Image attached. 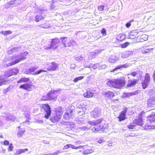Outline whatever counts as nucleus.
<instances>
[{
    "label": "nucleus",
    "mask_w": 155,
    "mask_h": 155,
    "mask_svg": "<svg viewBox=\"0 0 155 155\" xmlns=\"http://www.w3.org/2000/svg\"><path fill=\"white\" fill-rule=\"evenodd\" d=\"M103 118H98L95 120L89 121L88 124L93 132L97 133L101 131H103L106 128V124L104 123Z\"/></svg>",
    "instance_id": "obj_1"
},
{
    "label": "nucleus",
    "mask_w": 155,
    "mask_h": 155,
    "mask_svg": "<svg viewBox=\"0 0 155 155\" xmlns=\"http://www.w3.org/2000/svg\"><path fill=\"white\" fill-rule=\"evenodd\" d=\"M126 84V81L124 78H117L112 80H109L107 84L109 87L117 89H121Z\"/></svg>",
    "instance_id": "obj_2"
},
{
    "label": "nucleus",
    "mask_w": 155,
    "mask_h": 155,
    "mask_svg": "<svg viewBox=\"0 0 155 155\" xmlns=\"http://www.w3.org/2000/svg\"><path fill=\"white\" fill-rule=\"evenodd\" d=\"M78 155H86L94 151L93 147L87 145L82 146L78 145Z\"/></svg>",
    "instance_id": "obj_3"
},
{
    "label": "nucleus",
    "mask_w": 155,
    "mask_h": 155,
    "mask_svg": "<svg viewBox=\"0 0 155 155\" xmlns=\"http://www.w3.org/2000/svg\"><path fill=\"white\" fill-rule=\"evenodd\" d=\"M28 53L27 51L24 52L23 54L21 53L20 55L12 57L10 60L11 61H13L12 62L7 64V66L13 65L20 61H21L24 60L25 59V56L27 55Z\"/></svg>",
    "instance_id": "obj_4"
},
{
    "label": "nucleus",
    "mask_w": 155,
    "mask_h": 155,
    "mask_svg": "<svg viewBox=\"0 0 155 155\" xmlns=\"http://www.w3.org/2000/svg\"><path fill=\"white\" fill-rule=\"evenodd\" d=\"M63 113V112L61 107H60V109L56 110L54 113L52 114L50 118L51 121L54 123L59 122L61 119Z\"/></svg>",
    "instance_id": "obj_5"
},
{
    "label": "nucleus",
    "mask_w": 155,
    "mask_h": 155,
    "mask_svg": "<svg viewBox=\"0 0 155 155\" xmlns=\"http://www.w3.org/2000/svg\"><path fill=\"white\" fill-rule=\"evenodd\" d=\"M146 113L142 111L138 114V118L134 120L137 125L141 126L143 124V119L145 117Z\"/></svg>",
    "instance_id": "obj_6"
},
{
    "label": "nucleus",
    "mask_w": 155,
    "mask_h": 155,
    "mask_svg": "<svg viewBox=\"0 0 155 155\" xmlns=\"http://www.w3.org/2000/svg\"><path fill=\"white\" fill-rule=\"evenodd\" d=\"M41 107L44 110L45 117L46 119H48L51 116V108L50 106L48 104H42Z\"/></svg>",
    "instance_id": "obj_7"
},
{
    "label": "nucleus",
    "mask_w": 155,
    "mask_h": 155,
    "mask_svg": "<svg viewBox=\"0 0 155 155\" xmlns=\"http://www.w3.org/2000/svg\"><path fill=\"white\" fill-rule=\"evenodd\" d=\"M37 69V67H31L27 69L25 71V73L27 74H38L42 72L46 71L43 70H40L35 71Z\"/></svg>",
    "instance_id": "obj_8"
},
{
    "label": "nucleus",
    "mask_w": 155,
    "mask_h": 155,
    "mask_svg": "<svg viewBox=\"0 0 155 155\" xmlns=\"http://www.w3.org/2000/svg\"><path fill=\"white\" fill-rule=\"evenodd\" d=\"M61 89H59L58 90L52 91L48 94L49 98H51L49 100H55L56 99L57 97L59 92L61 91Z\"/></svg>",
    "instance_id": "obj_9"
},
{
    "label": "nucleus",
    "mask_w": 155,
    "mask_h": 155,
    "mask_svg": "<svg viewBox=\"0 0 155 155\" xmlns=\"http://www.w3.org/2000/svg\"><path fill=\"white\" fill-rule=\"evenodd\" d=\"M139 32L137 30H133L130 32L129 35V38L130 39H135L136 42H137V38H138Z\"/></svg>",
    "instance_id": "obj_10"
},
{
    "label": "nucleus",
    "mask_w": 155,
    "mask_h": 155,
    "mask_svg": "<svg viewBox=\"0 0 155 155\" xmlns=\"http://www.w3.org/2000/svg\"><path fill=\"white\" fill-rule=\"evenodd\" d=\"M138 81V80L135 79H129L125 87L127 89L134 87L137 83Z\"/></svg>",
    "instance_id": "obj_11"
},
{
    "label": "nucleus",
    "mask_w": 155,
    "mask_h": 155,
    "mask_svg": "<svg viewBox=\"0 0 155 155\" xmlns=\"http://www.w3.org/2000/svg\"><path fill=\"white\" fill-rule=\"evenodd\" d=\"M49 65V64H46L47 66L46 65L45 66V67H46V68L48 71H55L58 68V64L55 62H52Z\"/></svg>",
    "instance_id": "obj_12"
},
{
    "label": "nucleus",
    "mask_w": 155,
    "mask_h": 155,
    "mask_svg": "<svg viewBox=\"0 0 155 155\" xmlns=\"http://www.w3.org/2000/svg\"><path fill=\"white\" fill-rule=\"evenodd\" d=\"M127 112V109L125 108L124 110L120 113L119 116L117 117L119 122H121L126 119V114Z\"/></svg>",
    "instance_id": "obj_13"
},
{
    "label": "nucleus",
    "mask_w": 155,
    "mask_h": 155,
    "mask_svg": "<svg viewBox=\"0 0 155 155\" xmlns=\"http://www.w3.org/2000/svg\"><path fill=\"white\" fill-rule=\"evenodd\" d=\"M148 36L145 34H141V31H140L138 38H137V42H143L148 39Z\"/></svg>",
    "instance_id": "obj_14"
},
{
    "label": "nucleus",
    "mask_w": 155,
    "mask_h": 155,
    "mask_svg": "<svg viewBox=\"0 0 155 155\" xmlns=\"http://www.w3.org/2000/svg\"><path fill=\"white\" fill-rule=\"evenodd\" d=\"M101 114V110L98 108H95L91 112V115L95 118L100 117Z\"/></svg>",
    "instance_id": "obj_15"
},
{
    "label": "nucleus",
    "mask_w": 155,
    "mask_h": 155,
    "mask_svg": "<svg viewBox=\"0 0 155 155\" xmlns=\"http://www.w3.org/2000/svg\"><path fill=\"white\" fill-rule=\"evenodd\" d=\"M147 105L150 107H155V97H151L147 100Z\"/></svg>",
    "instance_id": "obj_16"
},
{
    "label": "nucleus",
    "mask_w": 155,
    "mask_h": 155,
    "mask_svg": "<svg viewBox=\"0 0 155 155\" xmlns=\"http://www.w3.org/2000/svg\"><path fill=\"white\" fill-rule=\"evenodd\" d=\"M19 0H13L8 2L5 5V7L6 8H7L10 7L11 5H14L15 6H17L19 4Z\"/></svg>",
    "instance_id": "obj_17"
},
{
    "label": "nucleus",
    "mask_w": 155,
    "mask_h": 155,
    "mask_svg": "<svg viewBox=\"0 0 155 155\" xmlns=\"http://www.w3.org/2000/svg\"><path fill=\"white\" fill-rule=\"evenodd\" d=\"M103 95L104 97L107 99H111L115 96L114 92L110 91L104 93Z\"/></svg>",
    "instance_id": "obj_18"
},
{
    "label": "nucleus",
    "mask_w": 155,
    "mask_h": 155,
    "mask_svg": "<svg viewBox=\"0 0 155 155\" xmlns=\"http://www.w3.org/2000/svg\"><path fill=\"white\" fill-rule=\"evenodd\" d=\"M66 38H65V37H64V38H63L62 43L63 44V45H64V47H67V46L70 47V46H71L72 45H74L75 44V41L72 40H71L68 43L67 46L66 45Z\"/></svg>",
    "instance_id": "obj_19"
},
{
    "label": "nucleus",
    "mask_w": 155,
    "mask_h": 155,
    "mask_svg": "<svg viewBox=\"0 0 155 155\" xmlns=\"http://www.w3.org/2000/svg\"><path fill=\"white\" fill-rule=\"evenodd\" d=\"M30 112L29 111H25L24 115L26 119L25 122H23L24 125L28 126L29 124V120L30 119Z\"/></svg>",
    "instance_id": "obj_20"
},
{
    "label": "nucleus",
    "mask_w": 155,
    "mask_h": 155,
    "mask_svg": "<svg viewBox=\"0 0 155 155\" xmlns=\"http://www.w3.org/2000/svg\"><path fill=\"white\" fill-rule=\"evenodd\" d=\"M59 40L58 39H52L50 44L51 49H56L58 46Z\"/></svg>",
    "instance_id": "obj_21"
},
{
    "label": "nucleus",
    "mask_w": 155,
    "mask_h": 155,
    "mask_svg": "<svg viewBox=\"0 0 155 155\" xmlns=\"http://www.w3.org/2000/svg\"><path fill=\"white\" fill-rule=\"evenodd\" d=\"M93 95L94 94L90 89H88L87 90L86 92L83 94V96L84 97L87 98L92 97Z\"/></svg>",
    "instance_id": "obj_22"
},
{
    "label": "nucleus",
    "mask_w": 155,
    "mask_h": 155,
    "mask_svg": "<svg viewBox=\"0 0 155 155\" xmlns=\"http://www.w3.org/2000/svg\"><path fill=\"white\" fill-rule=\"evenodd\" d=\"M147 120L150 123L155 122V112H153L152 114L147 117Z\"/></svg>",
    "instance_id": "obj_23"
},
{
    "label": "nucleus",
    "mask_w": 155,
    "mask_h": 155,
    "mask_svg": "<svg viewBox=\"0 0 155 155\" xmlns=\"http://www.w3.org/2000/svg\"><path fill=\"white\" fill-rule=\"evenodd\" d=\"M129 66L127 64H124L121 65H118L116 66L112 71H111V72H114L115 71H117L118 69H121L122 68H126Z\"/></svg>",
    "instance_id": "obj_24"
},
{
    "label": "nucleus",
    "mask_w": 155,
    "mask_h": 155,
    "mask_svg": "<svg viewBox=\"0 0 155 155\" xmlns=\"http://www.w3.org/2000/svg\"><path fill=\"white\" fill-rule=\"evenodd\" d=\"M73 111L70 110L69 112H67L64 115V117L66 120H68L72 116Z\"/></svg>",
    "instance_id": "obj_25"
},
{
    "label": "nucleus",
    "mask_w": 155,
    "mask_h": 155,
    "mask_svg": "<svg viewBox=\"0 0 155 155\" xmlns=\"http://www.w3.org/2000/svg\"><path fill=\"white\" fill-rule=\"evenodd\" d=\"M20 47L14 48L9 50H8V54H11L14 53L19 51L20 50Z\"/></svg>",
    "instance_id": "obj_26"
},
{
    "label": "nucleus",
    "mask_w": 155,
    "mask_h": 155,
    "mask_svg": "<svg viewBox=\"0 0 155 155\" xmlns=\"http://www.w3.org/2000/svg\"><path fill=\"white\" fill-rule=\"evenodd\" d=\"M8 81L5 79L4 76L2 75L0 76V86L2 85L6 84Z\"/></svg>",
    "instance_id": "obj_27"
},
{
    "label": "nucleus",
    "mask_w": 155,
    "mask_h": 155,
    "mask_svg": "<svg viewBox=\"0 0 155 155\" xmlns=\"http://www.w3.org/2000/svg\"><path fill=\"white\" fill-rule=\"evenodd\" d=\"M86 110L84 107H79L78 108V114L79 116H81L85 114Z\"/></svg>",
    "instance_id": "obj_28"
},
{
    "label": "nucleus",
    "mask_w": 155,
    "mask_h": 155,
    "mask_svg": "<svg viewBox=\"0 0 155 155\" xmlns=\"http://www.w3.org/2000/svg\"><path fill=\"white\" fill-rule=\"evenodd\" d=\"M31 86L29 84H24L20 86L19 88L26 90H30Z\"/></svg>",
    "instance_id": "obj_29"
},
{
    "label": "nucleus",
    "mask_w": 155,
    "mask_h": 155,
    "mask_svg": "<svg viewBox=\"0 0 155 155\" xmlns=\"http://www.w3.org/2000/svg\"><path fill=\"white\" fill-rule=\"evenodd\" d=\"M150 80L151 78L150 74L148 73H146L145 75L143 81L150 83Z\"/></svg>",
    "instance_id": "obj_30"
},
{
    "label": "nucleus",
    "mask_w": 155,
    "mask_h": 155,
    "mask_svg": "<svg viewBox=\"0 0 155 155\" xmlns=\"http://www.w3.org/2000/svg\"><path fill=\"white\" fill-rule=\"evenodd\" d=\"M72 148L73 149H77L78 148V147L76 146H74V145H71L70 144H68L65 145L63 148L64 150L65 149H68L69 148Z\"/></svg>",
    "instance_id": "obj_31"
},
{
    "label": "nucleus",
    "mask_w": 155,
    "mask_h": 155,
    "mask_svg": "<svg viewBox=\"0 0 155 155\" xmlns=\"http://www.w3.org/2000/svg\"><path fill=\"white\" fill-rule=\"evenodd\" d=\"M6 119L8 121H11L12 122H13L15 120L16 118L14 116L9 115L8 116H7L6 117Z\"/></svg>",
    "instance_id": "obj_32"
},
{
    "label": "nucleus",
    "mask_w": 155,
    "mask_h": 155,
    "mask_svg": "<svg viewBox=\"0 0 155 155\" xmlns=\"http://www.w3.org/2000/svg\"><path fill=\"white\" fill-rule=\"evenodd\" d=\"M29 79L28 78H22L19 80L18 81V83H21L22 82H27L29 81Z\"/></svg>",
    "instance_id": "obj_33"
},
{
    "label": "nucleus",
    "mask_w": 155,
    "mask_h": 155,
    "mask_svg": "<svg viewBox=\"0 0 155 155\" xmlns=\"http://www.w3.org/2000/svg\"><path fill=\"white\" fill-rule=\"evenodd\" d=\"M142 88L143 89H145L148 86L149 83L147 82L143 81L141 83Z\"/></svg>",
    "instance_id": "obj_34"
},
{
    "label": "nucleus",
    "mask_w": 155,
    "mask_h": 155,
    "mask_svg": "<svg viewBox=\"0 0 155 155\" xmlns=\"http://www.w3.org/2000/svg\"><path fill=\"white\" fill-rule=\"evenodd\" d=\"M28 150V149L27 148L18 149L16 150V152L15 154H19L22 153H24L25 151H27Z\"/></svg>",
    "instance_id": "obj_35"
},
{
    "label": "nucleus",
    "mask_w": 155,
    "mask_h": 155,
    "mask_svg": "<svg viewBox=\"0 0 155 155\" xmlns=\"http://www.w3.org/2000/svg\"><path fill=\"white\" fill-rule=\"evenodd\" d=\"M136 126H137V125L134 122V121L133 120L132 122L130 123L129 125H128L127 127L129 129H132L134 128Z\"/></svg>",
    "instance_id": "obj_36"
},
{
    "label": "nucleus",
    "mask_w": 155,
    "mask_h": 155,
    "mask_svg": "<svg viewBox=\"0 0 155 155\" xmlns=\"http://www.w3.org/2000/svg\"><path fill=\"white\" fill-rule=\"evenodd\" d=\"M12 33V31H2L0 32V34L3 35L4 36H6L7 35L11 34Z\"/></svg>",
    "instance_id": "obj_37"
},
{
    "label": "nucleus",
    "mask_w": 155,
    "mask_h": 155,
    "mask_svg": "<svg viewBox=\"0 0 155 155\" xmlns=\"http://www.w3.org/2000/svg\"><path fill=\"white\" fill-rule=\"evenodd\" d=\"M45 17L41 15H37L35 17V21L36 22H38L40 20H43Z\"/></svg>",
    "instance_id": "obj_38"
},
{
    "label": "nucleus",
    "mask_w": 155,
    "mask_h": 155,
    "mask_svg": "<svg viewBox=\"0 0 155 155\" xmlns=\"http://www.w3.org/2000/svg\"><path fill=\"white\" fill-rule=\"evenodd\" d=\"M151 50V49L147 47H143L142 50V52L143 54L147 53L149 52Z\"/></svg>",
    "instance_id": "obj_39"
},
{
    "label": "nucleus",
    "mask_w": 155,
    "mask_h": 155,
    "mask_svg": "<svg viewBox=\"0 0 155 155\" xmlns=\"http://www.w3.org/2000/svg\"><path fill=\"white\" fill-rule=\"evenodd\" d=\"M12 75V73L11 71L10 70H9L7 71H6L5 72L4 75V76L8 78Z\"/></svg>",
    "instance_id": "obj_40"
},
{
    "label": "nucleus",
    "mask_w": 155,
    "mask_h": 155,
    "mask_svg": "<svg viewBox=\"0 0 155 155\" xmlns=\"http://www.w3.org/2000/svg\"><path fill=\"white\" fill-rule=\"evenodd\" d=\"M117 40L120 41H122L124 39V36L122 34L118 35L117 37Z\"/></svg>",
    "instance_id": "obj_41"
},
{
    "label": "nucleus",
    "mask_w": 155,
    "mask_h": 155,
    "mask_svg": "<svg viewBox=\"0 0 155 155\" xmlns=\"http://www.w3.org/2000/svg\"><path fill=\"white\" fill-rule=\"evenodd\" d=\"M11 71L12 75L16 74L18 72V70L17 68H15L10 70Z\"/></svg>",
    "instance_id": "obj_42"
},
{
    "label": "nucleus",
    "mask_w": 155,
    "mask_h": 155,
    "mask_svg": "<svg viewBox=\"0 0 155 155\" xmlns=\"http://www.w3.org/2000/svg\"><path fill=\"white\" fill-rule=\"evenodd\" d=\"M38 10V12L41 14H43L44 13H45L46 12H47L46 10L40 8H39Z\"/></svg>",
    "instance_id": "obj_43"
},
{
    "label": "nucleus",
    "mask_w": 155,
    "mask_h": 155,
    "mask_svg": "<svg viewBox=\"0 0 155 155\" xmlns=\"http://www.w3.org/2000/svg\"><path fill=\"white\" fill-rule=\"evenodd\" d=\"M51 98H49L48 94L46 95L43 96L41 98V100L43 101L49 100Z\"/></svg>",
    "instance_id": "obj_44"
},
{
    "label": "nucleus",
    "mask_w": 155,
    "mask_h": 155,
    "mask_svg": "<svg viewBox=\"0 0 155 155\" xmlns=\"http://www.w3.org/2000/svg\"><path fill=\"white\" fill-rule=\"evenodd\" d=\"M129 45V43L126 42L121 45V47L122 48H125Z\"/></svg>",
    "instance_id": "obj_45"
},
{
    "label": "nucleus",
    "mask_w": 155,
    "mask_h": 155,
    "mask_svg": "<svg viewBox=\"0 0 155 155\" xmlns=\"http://www.w3.org/2000/svg\"><path fill=\"white\" fill-rule=\"evenodd\" d=\"M14 148L13 146L12 143H10L9 145L8 150V151H12L13 150Z\"/></svg>",
    "instance_id": "obj_46"
},
{
    "label": "nucleus",
    "mask_w": 155,
    "mask_h": 155,
    "mask_svg": "<svg viewBox=\"0 0 155 155\" xmlns=\"http://www.w3.org/2000/svg\"><path fill=\"white\" fill-rule=\"evenodd\" d=\"M104 5H101L98 6L97 9L99 11H102L104 10Z\"/></svg>",
    "instance_id": "obj_47"
},
{
    "label": "nucleus",
    "mask_w": 155,
    "mask_h": 155,
    "mask_svg": "<svg viewBox=\"0 0 155 155\" xmlns=\"http://www.w3.org/2000/svg\"><path fill=\"white\" fill-rule=\"evenodd\" d=\"M25 130H20L18 134V135L19 137H20L24 133Z\"/></svg>",
    "instance_id": "obj_48"
},
{
    "label": "nucleus",
    "mask_w": 155,
    "mask_h": 155,
    "mask_svg": "<svg viewBox=\"0 0 155 155\" xmlns=\"http://www.w3.org/2000/svg\"><path fill=\"white\" fill-rule=\"evenodd\" d=\"M134 20H131L126 23L125 26L127 28H129L131 25V22L134 21Z\"/></svg>",
    "instance_id": "obj_49"
},
{
    "label": "nucleus",
    "mask_w": 155,
    "mask_h": 155,
    "mask_svg": "<svg viewBox=\"0 0 155 155\" xmlns=\"http://www.w3.org/2000/svg\"><path fill=\"white\" fill-rule=\"evenodd\" d=\"M59 153H60V151L58 150L53 153H49L47 154H44L43 155H57Z\"/></svg>",
    "instance_id": "obj_50"
},
{
    "label": "nucleus",
    "mask_w": 155,
    "mask_h": 155,
    "mask_svg": "<svg viewBox=\"0 0 155 155\" xmlns=\"http://www.w3.org/2000/svg\"><path fill=\"white\" fill-rule=\"evenodd\" d=\"M50 45H46L44 46V48L46 50L51 49Z\"/></svg>",
    "instance_id": "obj_51"
},
{
    "label": "nucleus",
    "mask_w": 155,
    "mask_h": 155,
    "mask_svg": "<svg viewBox=\"0 0 155 155\" xmlns=\"http://www.w3.org/2000/svg\"><path fill=\"white\" fill-rule=\"evenodd\" d=\"M101 33H102V34L104 35H106L107 34H106V30L104 28H102V29H101Z\"/></svg>",
    "instance_id": "obj_52"
},
{
    "label": "nucleus",
    "mask_w": 155,
    "mask_h": 155,
    "mask_svg": "<svg viewBox=\"0 0 155 155\" xmlns=\"http://www.w3.org/2000/svg\"><path fill=\"white\" fill-rule=\"evenodd\" d=\"M123 96L124 97H130L129 93L127 92L124 93Z\"/></svg>",
    "instance_id": "obj_53"
},
{
    "label": "nucleus",
    "mask_w": 155,
    "mask_h": 155,
    "mask_svg": "<svg viewBox=\"0 0 155 155\" xmlns=\"http://www.w3.org/2000/svg\"><path fill=\"white\" fill-rule=\"evenodd\" d=\"M39 26L41 28H47L49 27L48 25H45V24H41Z\"/></svg>",
    "instance_id": "obj_54"
},
{
    "label": "nucleus",
    "mask_w": 155,
    "mask_h": 155,
    "mask_svg": "<svg viewBox=\"0 0 155 155\" xmlns=\"http://www.w3.org/2000/svg\"><path fill=\"white\" fill-rule=\"evenodd\" d=\"M152 77L154 82H155V70L153 72Z\"/></svg>",
    "instance_id": "obj_55"
},
{
    "label": "nucleus",
    "mask_w": 155,
    "mask_h": 155,
    "mask_svg": "<svg viewBox=\"0 0 155 155\" xmlns=\"http://www.w3.org/2000/svg\"><path fill=\"white\" fill-rule=\"evenodd\" d=\"M137 73L136 72H132L130 73V75L134 77H135L137 75Z\"/></svg>",
    "instance_id": "obj_56"
},
{
    "label": "nucleus",
    "mask_w": 155,
    "mask_h": 155,
    "mask_svg": "<svg viewBox=\"0 0 155 155\" xmlns=\"http://www.w3.org/2000/svg\"><path fill=\"white\" fill-rule=\"evenodd\" d=\"M136 94V92H131L130 93H129V95L130 97V96L135 95Z\"/></svg>",
    "instance_id": "obj_57"
},
{
    "label": "nucleus",
    "mask_w": 155,
    "mask_h": 155,
    "mask_svg": "<svg viewBox=\"0 0 155 155\" xmlns=\"http://www.w3.org/2000/svg\"><path fill=\"white\" fill-rule=\"evenodd\" d=\"M4 144L5 145H9V141L8 140H5L4 142Z\"/></svg>",
    "instance_id": "obj_58"
},
{
    "label": "nucleus",
    "mask_w": 155,
    "mask_h": 155,
    "mask_svg": "<svg viewBox=\"0 0 155 155\" xmlns=\"http://www.w3.org/2000/svg\"><path fill=\"white\" fill-rule=\"evenodd\" d=\"M1 152L3 153H5V150L2 147L1 148V150H0Z\"/></svg>",
    "instance_id": "obj_59"
},
{
    "label": "nucleus",
    "mask_w": 155,
    "mask_h": 155,
    "mask_svg": "<svg viewBox=\"0 0 155 155\" xmlns=\"http://www.w3.org/2000/svg\"><path fill=\"white\" fill-rule=\"evenodd\" d=\"M50 8L52 9H54L55 8V6L53 4H51Z\"/></svg>",
    "instance_id": "obj_60"
},
{
    "label": "nucleus",
    "mask_w": 155,
    "mask_h": 155,
    "mask_svg": "<svg viewBox=\"0 0 155 155\" xmlns=\"http://www.w3.org/2000/svg\"><path fill=\"white\" fill-rule=\"evenodd\" d=\"M84 78V77L83 76H81L80 77H78V80H81L82 79H83Z\"/></svg>",
    "instance_id": "obj_61"
},
{
    "label": "nucleus",
    "mask_w": 155,
    "mask_h": 155,
    "mask_svg": "<svg viewBox=\"0 0 155 155\" xmlns=\"http://www.w3.org/2000/svg\"><path fill=\"white\" fill-rule=\"evenodd\" d=\"M71 68H72L73 69H74L75 68V65L74 64H71Z\"/></svg>",
    "instance_id": "obj_62"
},
{
    "label": "nucleus",
    "mask_w": 155,
    "mask_h": 155,
    "mask_svg": "<svg viewBox=\"0 0 155 155\" xmlns=\"http://www.w3.org/2000/svg\"><path fill=\"white\" fill-rule=\"evenodd\" d=\"M98 64H95L94 65L93 67L94 69H96L97 68V67Z\"/></svg>",
    "instance_id": "obj_63"
},
{
    "label": "nucleus",
    "mask_w": 155,
    "mask_h": 155,
    "mask_svg": "<svg viewBox=\"0 0 155 155\" xmlns=\"http://www.w3.org/2000/svg\"><path fill=\"white\" fill-rule=\"evenodd\" d=\"M74 81L75 82L78 81V77L76 78L74 80Z\"/></svg>",
    "instance_id": "obj_64"
}]
</instances>
